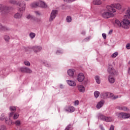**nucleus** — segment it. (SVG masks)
Wrapping results in <instances>:
<instances>
[{
  "label": "nucleus",
  "instance_id": "f257e3e1",
  "mask_svg": "<svg viewBox=\"0 0 130 130\" xmlns=\"http://www.w3.org/2000/svg\"><path fill=\"white\" fill-rule=\"evenodd\" d=\"M9 4H12V5H17L19 6L18 11L20 12H24L25 10H26V3H17V1L16 0H9Z\"/></svg>",
  "mask_w": 130,
  "mask_h": 130
},
{
  "label": "nucleus",
  "instance_id": "f03ea898",
  "mask_svg": "<svg viewBox=\"0 0 130 130\" xmlns=\"http://www.w3.org/2000/svg\"><path fill=\"white\" fill-rule=\"evenodd\" d=\"M11 8L3 4H0V11H1L2 15H8L9 14Z\"/></svg>",
  "mask_w": 130,
  "mask_h": 130
},
{
  "label": "nucleus",
  "instance_id": "7ed1b4c3",
  "mask_svg": "<svg viewBox=\"0 0 130 130\" xmlns=\"http://www.w3.org/2000/svg\"><path fill=\"white\" fill-rule=\"evenodd\" d=\"M116 116L118 118H122L123 119H127L130 117L129 114L122 112L116 113Z\"/></svg>",
  "mask_w": 130,
  "mask_h": 130
},
{
  "label": "nucleus",
  "instance_id": "20e7f679",
  "mask_svg": "<svg viewBox=\"0 0 130 130\" xmlns=\"http://www.w3.org/2000/svg\"><path fill=\"white\" fill-rule=\"evenodd\" d=\"M99 118L102 120H103L104 121H107V122H110L112 121V120H113V119H112V117H106L101 114H100Z\"/></svg>",
  "mask_w": 130,
  "mask_h": 130
},
{
  "label": "nucleus",
  "instance_id": "39448f33",
  "mask_svg": "<svg viewBox=\"0 0 130 130\" xmlns=\"http://www.w3.org/2000/svg\"><path fill=\"white\" fill-rule=\"evenodd\" d=\"M130 22L128 19H123L122 21V27L124 29H128Z\"/></svg>",
  "mask_w": 130,
  "mask_h": 130
},
{
  "label": "nucleus",
  "instance_id": "423d86ee",
  "mask_svg": "<svg viewBox=\"0 0 130 130\" xmlns=\"http://www.w3.org/2000/svg\"><path fill=\"white\" fill-rule=\"evenodd\" d=\"M107 71L109 74H111V75H117V71H116L115 69H114L112 65L109 66Z\"/></svg>",
  "mask_w": 130,
  "mask_h": 130
},
{
  "label": "nucleus",
  "instance_id": "0eeeda50",
  "mask_svg": "<svg viewBox=\"0 0 130 130\" xmlns=\"http://www.w3.org/2000/svg\"><path fill=\"white\" fill-rule=\"evenodd\" d=\"M19 72L21 73H26V74H32V71L28 67H20Z\"/></svg>",
  "mask_w": 130,
  "mask_h": 130
},
{
  "label": "nucleus",
  "instance_id": "6e6552de",
  "mask_svg": "<svg viewBox=\"0 0 130 130\" xmlns=\"http://www.w3.org/2000/svg\"><path fill=\"white\" fill-rule=\"evenodd\" d=\"M56 15H57V10H53L51 13L50 17L49 19V21L50 22L53 21V20L55 19V17H56Z\"/></svg>",
  "mask_w": 130,
  "mask_h": 130
},
{
  "label": "nucleus",
  "instance_id": "1a4fd4ad",
  "mask_svg": "<svg viewBox=\"0 0 130 130\" xmlns=\"http://www.w3.org/2000/svg\"><path fill=\"white\" fill-rule=\"evenodd\" d=\"M102 16L105 19H108V18H112L114 17V15L111 12H105L102 13Z\"/></svg>",
  "mask_w": 130,
  "mask_h": 130
},
{
  "label": "nucleus",
  "instance_id": "9d476101",
  "mask_svg": "<svg viewBox=\"0 0 130 130\" xmlns=\"http://www.w3.org/2000/svg\"><path fill=\"white\" fill-rule=\"evenodd\" d=\"M32 49L35 53L40 52L42 50V47L40 46H35L32 47Z\"/></svg>",
  "mask_w": 130,
  "mask_h": 130
},
{
  "label": "nucleus",
  "instance_id": "9b49d317",
  "mask_svg": "<svg viewBox=\"0 0 130 130\" xmlns=\"http://www.w3.org/2000/svg\"><path fill=\"white\" fill-rule=\"evenodd\" d=\"M85 80V75L83 73H79L78 75L77 81L80 83H82Z\"/></svg>",
  "mask_w": 130,
  "mask_h": 130
},
{
  "label": "nucleus",
  "instance_id": "f8f14e48",
  "mask_svg": "<svg viewBox=\"0 0 130 130\" xmlns=\"http://www.w3.org/2000/svg\"><path fill=\"white\" fill-rule=\"evenodd\" d=\"M23 12L24 11H20V12H17L16 13H15L14 15V19H22V17H23Z\"/></svg>",
  "mask_w": 130,
  "mask_h": 130
},
{
  "label": "nucleus",
  "instance_id": "ddd939ff",
  "mask_svg": "<svg viewBox=\"0 0 130 130\" xmlns=\"http://www.w3.org/2000/svg\"><path fill=\"white\" fill-rule=\"evenodd\" d=\"M106 8L109 12H111V13H115V12H116V10L114 9V7H113V4L110 6H107Z\"/></svg>",
  "mask_w": 130,
  "mask_h": 130
},
{
  "label": "nucleus",
  "instance_id": "4468645a",
  "mask_svg": "<svg viewBox=\"0 0 130 130\" xmlns=\"http://www.w3.org/2000/svg\"><path fill=\"white\" fill-rule=\"evenodd\" d=\"M100 96H101V98H104V99H105V98H109V92H103L101 93Z\"/></svg>",
  "mask_w": 130,
  "mask_h": 130
},
{
  "label": "nucleus",
  "instance_id": "2eb2a0df",
  "mask_svg": "<svg viewBox=\"0 0 130 130\" xmlns=\"http://www.w3.org/2000/svg\"><path fill=\"white\" fill-rule=\"evenodd\" d=\"M117 109L119 110H122L123 111H128L129 110L127 107L123 106H119L116 107Z\"/></svg>",
  "mask_w": 130,
  "mask_h": 130
},
{
  "label": "nucleus",
  "instance_id": "dca6fc26",
  "mask_svg": "<svg viewBox=\"0 0 130 130\" xmlns=\"http://www.w3.org/2000/svg\"><path fill=\"white\" fill-rule=\"evenodd\" d=\"M10 111H13L9 114V117H12V116H13V115L14 114V112H16L17 109L16 108V107H10Z\"/></svg>",
  "mask_w": 130,
  "mask_h": 130
},
{
  "label": "nucleus",
  "instance_id": "f3484780",
  "mask_svg": "<svg viewBox=\"0 0 130 130\" xmlns=\"http://www.w3.org/2000/svg\"><path fill=\"white\" fill-rule=\"evenodd\" d=\"M65 110L66 111H67L68 112H70V113H72L76 110V108L73 106H69L68 107V109H66Z\"/></svg>",
  "mask_w": 130,
  "mask_h": 130
},
{
  "label": "nucleus",
  "instance_id": "a211bd4d",
  "mask_svg": "<svg viewBox=\"0 0 130 130\" xmlns=\"http://www.w3.org/2000/svg\"><path fill=\"white\" fill-rule=\"evenodd\" d=\"M78 90L81 93H84L85 92V86L83 85H79L77 86Z\"/></svg>",
  "mask_w": 130,
  "mask_h": 130
},
{
  "label": "nucleus",
  "instance_id": "6ab92c4d",
  "mask_svg": "<svg viewBox=\"0 0 130 130\" xmlns=\"http://www.w3.org/2000/svg\"><path fill=\"white\" fill-rule=\"evenodd\" d=\"M108 80L110 84H114L115 82V79L112 76L109 75L108 77Z\"/></svg>",
  "mask_w": 130,
  "mask_h": 130
},
{
  "label": "nucleus",
  "instance_id": "aec40b11",
  "mask_svg": "<svg viewBox=\"0 0 130 130\" xmlns=\"http://www.w3.org/2000/svg\"><path fill=\"white\" fill-rule=\"evenodd\" d=\"M39 2V7L40 8H47V5L44 3V2H42L41 1H38Z\"/></svg>",
  "mask_w": 130,
  "mask_h": 130
},
{
  "label": "nucleus",
  "instance_id": "412c9836",
  "mask_svg": "<svg viewBox=\"0 0 130 130\" xmlns=\"http://www.w3.org/2000/svg\"><path fill=\"white\" fill-rule=\"evenodd\" d=\"M67 84L69 85V86H71V87H75L77 85L76 83V82L72 81V80H67Z\"/></svg>",
  "mask_w": 130,
  "mask_h": 130
},
{
  "label": "nucleus",
  "instance_id": "4be33fe9",
  "mask_svg": "<svg viewBox=\"0 0 130 130\" xmlns=\"http://www.w3.org/2000/svg\"><path fill=\"white\" fill-rule=\"evenodd\" d=\"M103 105H104V101H101L97 104L96 108H98V109H100V108H101Z\"/></svg>",
  "mask_w": 130,
  "mask_h": 130
},
{
  "label": "nucleus",
  "instance_id": "5701e85b",
  "mask_svg": "<svg viewBox=\"0 0 130 130\" xmlns=\"http://www.w3.org/2000/svg\"><path fill=\"white\" fill-rule=\"evenodd\" d=\"M5 122L6 124H8V125H12V124H14V122H13V121H12V120L10 119L8 120V119L6 118Z\"/></svg>",
  "mask_w": 130,
  "mask_h": 130
},
{
  "label": "nucleus",
  "instance_id": "b1692460",
  "mask_svg": "<svg viewBox=\"0 0 130 130\" xmlns=\"http://www.w3.org/2000/svg\"><path fill=\"white\" fill-rule=\"evenodd\" d=\"M114 9H117V10H120L121 9V5L119 4H113Z\"/></svg>",
  "mask_w": 130,
  "mask_h": 130
},
{
  "label": "nucleus",
  "instance_id": "393cba45",
  "mask_svg": "<svg viewBox=\"0 0 130 130\" xmlns=\"http://www.w3.org/2000/svg\"><path fill=\"white\" fill-rule=\"evenodd\" d=\"M74 72H75L74 70L69 69L68 71V74L70 77H73L74 76Z\"/></svg>",
  "mask_w": 130,
  "mask_h": 130
},
{
  "label": "nucleus",
  "instance_id": "a878e982",
  "mask_svg": "<svg viewBox=\"0 0 130 130\" xmlns=\"http://www.w3.org/2000/svg\"><path fill=\"white\" fill-rule=\"evenodd\" d=\"M93 5H96L98 6H99L101 5V4H102V1H101V0H94L93 1Z\"/></svg>",
  "mask_w": 130,
  "mask_h": 130
},
{
  "label": "nucleus",
  "instance_id": "bb28decb",
  "mask_svg": "<svg viewBox=\"0 0 130 130\" xmlns=\"http://www.w3.org/2000/svg\"><path fill=\"white\" fill-rule=\"evenodd\" d=\"M115 23L116 25H117L118 27L122 26V23H121V22H120L118 19H116L115 20Z\"/></svg>",
  "mask_w": 130,
  "mask_h": 130
},
{
  "label": "nucleus",
  "instance_id": "cd10ccee",
  "mask_svg": "<svg viewBox=\"0 0 130 130\" xmlns=\"http://www.w3.org/2000/svg\"><path fill=\"white\" fill-rule=\"evenodd\" d=\"M125 17L127 19H130V9H128L126 12Z\"/></svg>",
  "mask_w": 130,
  "mask_h": 130
},
{
  "label": "nucleus",
  "instance_id": "c85d7f7f",
  "mask_svg": "<svg viewBox=\"0 0 130 130\" xmlns=\"http://www.w3.org/2000/svg\"><path fill=\"white\" fill-rule=\"evenodd\" d=\"M95 80L96 81V84H100L101 83V81H100V77L99 76H95Z\"/></svg>",
  "mask_w": 130,
  "mask_h": 130
},
{
  "label": "nucleus",
  "instance_id": "c756f323",
  "mask_svg": "<svg viewBox=\"0 0 130 130\" xmlns=\"http://www.w3.org/2000/svg\"><path fill=\"white\" fill-rule=\"evenodd\" d=\"M31 8H37V7H39V1L31 4Z\"/></svg>",
  "mask_w": 130,
  "mask_h": 130
},
{
  "label": "nucleus",
  "instance_id": "7c9ffc66",
  "mask_svg": "<svg viewBox=\"0 0 130 130\" xmlns=\"http://www.w3.org/2000/svg\"><path fill=\"white\" fill-rule=\"evenodd\" d=\"M94 97L95 98H98V97H99V95H100V92H99V91H95L94 92Z\"/></svg>",
  "mask_w": 130,
  "mask_h": 130
},
{
  "label": "nucleus",
  "instance_id": "2f4dec72",
  "mask_svg": "<svg viewBox=\"0 0 130 130\" xmlns=\"http://www.w3.org/2000/svg\"><path fill=\"white\" fill-rule=\"evenodd\" d=\"M66 21L67 23H71L72 22V17L71 16H67Z\"/></svg>",
  "mask_w": 130,
  "mask_h": 130
},
{
  "label": "nucleus",
  "instance_id": "473e14b6",
  "mask_svg": "<svg viewBox=\"0 0 130 130\" xmlns=\"http://www.w3.org/2000/svg\"><path fill=\"white\" fill-rule=\"evenodd\" d=\"M35 36H36V34H35V33L34 32H30L29 34V37L31 38V39H33V38H34Z\"/></svg>",
  "mask_w": 130,
  "mask_h": 130
},
{
  "label": "nucleus",
  "instance_id": "72a5a7b5",
  "mask_svg": "<svg viewBox=\"0 0 130 130\" xmlns=\"http://www.w3.org/2000/svg\"><path fill=\"white\" fill-rule=\"evenodd\" d=\"M113 95V93H111V97H112V99H113V100H115V99H117L118 97L119 98L121 97V96L120 95L119 96H118V95L112 96Z\"/></svg>",
  "mask_w": 130,
  "mask_h": 130
},
{
  "label": "nucleus",
  "instance_id": "f704fd0d",
  "mask_svg": "<svg viewBox=\"0 0 130 130\" xmlns=\"http://www.w3.org/2000/svg\"><path fill=\"white\" fill-rule=\"evenodd\" d=\"M43 64H44V66H45V67H47L48 68L50 67V64L48 63V62H47L46 61H44L43 62Z\"/></svg>",
  "mask_w": 130,
  "mask_h": 130
},
{
  "label": "nucleus",
  "instance_id": "c9c22d12",
  "mask_svg": "<svg viewBox=\"0 0 130 130\" xmlns=\"http://www.w3.org/2000/svg\"><path fill=\"white\" fill-rule=\"evenodd\" d=\"M117 55H118V52H116L113 53L111 55V57H113V58H115V57H116V56H117Z\"/></svg>",
  "mask_w": 130,
  "mask_h": 130
},
{
  "label": "nucleus",
  "instance_id": "e433bc0d",
  "mask_svg": "<svg viewBox=\"0 0 130 130\" xmlns=\"http://www.w3.org/2000/svg\"><path fill=\"white\" fill-rule=\"evenodd\" d=\"M4 39L6 42H9V41H10V37L9 36H5Z\"/></svg>",
  "mask_w": 130,
  "mask_h": 130
},
{
  "label": "nucleus",
  "instance_id": "4c0bfd02",
  "mask_svg": "<svg viewBox=\"0 0 130 130\" xmlns=\"http://www.w3.org/2000/svg\"><path fill=\"white\" fill-rule=\"evenodd\" d=\"M63 52V51H62V50H60V49H59V50H57L56 53L57 54V55H59V54H61V53H62Z\"/></svg>",
  "mask_w": 130,
  "mask_h": 130
},
{
  "label": "nucleus",
  "instance_id": "58836bf2",
  "mask_svg": "<svg viewBox=\"0 0 130 130\" xmlns=\"http://www.w3.org/2000/svg\"><path fill=\"white\" fill-rule=\"evenodd\" d=\"M0 30H8V29H7V27L2 25V24H0Z\"/></svg>",
  "mask_w": 130,
  "mask_h": 130
},
{
  "label": "nucleus",
  "instance_id": "ea45409f",
  "mask_svg": "<svg viewBox=\"0 0 130 130\" xmlns=\"http://www.w3.org/2000/svg\"><path fill=\"white\" fill-rule=\"evenodd\" d=\"M19 117V114L16 113L13 116V119H17Z\"/></svg>",
  "mask_w": 130,
  "mask_h": 130
},
{
  "label": "nucleus",
  "instance_id": "a19ab883",
  "mask_svg": "<svg viewBox=\"0 0 130 130\" xmlns=\"http://www.w3.org/2000/svg\"><path fill=\"white\" fill-rule=\"evenodd\" d=\"M24 63L25 66H27V67H30V62L28 61H24Z\"/></svg>",
  "mask_w": 130,
  "mask_h": 130
},
{
  "label": "nucleus",
  "instance_id": "79ce46f5",
  "mask_svg": "<svg viewBox=\"0 0 130 130\" xmlns=\"http://www.w3.org/2000/svg\"><path fill=\"white\" fill-rule=\"evenodd\" d=\"M74 104L75 106H78V105L80 104V102H79L78 100H76L74 102Z\"/></svg>",
  "mask_w": 130,
  "mask_h": 130
},
{
  "label": "nucleus",
  "instance_id": "37998d69",
  "mask_svg": "<svg viewBox=\"0 0 130 130\" xmlns=\"http://www.w3.org/2000/svg\"><path fill=\"white\" fill-rule=\"evenodd\" d=\"M15 124L16 125H20L21 124V121H20V120H16L15 122Z\"/></svg>",
  "mask_w": 130,
  "mask_h": 130
},
{
  "label": "nucleus",
  "instance_id": "c03bdc74",
  "mask_svg": "<svg viewBox=\"0 0 130 130\" xmlns=\"http://www.w3.org/2000/svg\"><path fill=\"white\" fill-rule=\"evenodd\" d=\"M0 130H7V128H6V126L2 125L1 126Z\"/></svg>",
  "mask_w": 130,
  "mask_h": 130
},
{
  "label": "nucleus",
  "instance_id": "a18cd8bd",
  "mask_svg": "<svg viewBox=\"0 0 130 130\" xmlns=\"http://www.w3.org/2000/svg\"><path fill=\"white\" fill-rule=\"evenodd\" d=\"M126 49H130V43H128L126 45Z\"/></svg>",
  "mask_w": 130,
  "mask_h": 130
},
{
  "label": "nucleus",
  "instance_id": "49530a36",
  "mask_svg": "<svg viewBox=\"0 0 130 130\" xmlns=\"http://www.w3.org/2000/svg\"><path fill=\"white\" fill-rule=\"evenodd\" d=\"M31 18L32 16L30 14H28L26 16V19H27L28 20H30V19H31Z\"/></svg>",
  "mask_w": 130,
  "mask_h": 130
},
{
  "label": "nucleus",
  "instance_id": "de8ad7c7",
  "mask_svg": "<svg viewBox=\"0 0 130 130\" xmlns=\"http://www.w3.org/2000/svg\"><path fill=\"white\" fill-rule=\"evenodd\" d=\"M90 37H87L84 39V41H85V42H87V41H89V40H90Z\"/></svg>",
  "mask_w": 130,
  "mask_h": 130
},
{
  "label": "nucleus",
  "instance_id": "09e8293b",
  "mask_svg": "<svg viewBox=\"0 0 130 130\" xmlns=\"http://www.w3.org/2000/svg\"><path fill=\"white\" fill-rule=\"evenodd\" d=\"M109 130H114V126L113 125H111Z\"/></svg>",
  "mask_w": 130,
  "mask_h": 130
},
{
  "label": "nucleus",
  "instance_id": "8fccbe9b",
  "mask_svg": "<svg viewBox=\"0 0 130 130\" xmlns=\"http://www.w3.org/2000/svg\"><path fill=\"white\" fill-rule=\"evenodd\" d=\"M102 36L104 39H106V37H107L106 34H102Z\"/></svg>",
  "mask_w": 130,
  "mask_h": 130
},
{
  "label": "nucleus",
  "instance_id": "3c124183",
  "mask_svg": "<svg viewBox=\"0 0 130 130\" xmlns=\"http://www.w3.org/2000/svg\"><path fill=\"white\" fill-rule=\"evenodd\" d=\"M35 13L36 15H37V16H40V13H39V11H35Z\"/></svg>",
  "mask_w": 130,
  "mask_h": 130
},
{
  "label": "nucleus",
  "instance_id": "603ef678",
  "mask_svg": "<svg viewBox=\"0 0 130 130\" xmlns=\"http://www.w3.org/2000/svg\"><path fill=\"white\" fill-rule=\"evenodd\" d=\"M71 124H69L68 126H67V127L65 128L64 130H69L70 129V127H71Z\"/></svg>",
  "mask_w": 130,
  "mask_h": 130
},
{
  "label": "nucleus",
  "instance_id": "864d4df0",
  "mask_svg": "<svg viewBox=\"0 0 130 130\" xmlns=\"http://www.w3.org/2000/svg\"><path fill=\"white\" fill-rule=\"evenodd\" d=\"M100 127L101 130H105V129L104 128V127H103L102 125H100Z\"/></svg>",
  "mask_w": 130,
  "mask_h": 130
},
{
  "label": "nucleus",
  "instance_id": "5fc2aeb1",
  "mask_svg": "<svg viewBox=\"0 0 130 130\" xmlns=\"http://www.w3.org/2000/svg\"><path fill=\"white\" fill-rule=\"evenodd\" d=\"M112 32H113V30L112 29H111L109 31L108 34H109L110 35H111V34H112Z\"/></svg>",
  "mask_w": 130,
  "mask_h": 130
},
{
  "label": "nucleus",
  "instance_id": "6e6d98bb",
  "mask_svg": "<svg viewBox=\"0 0 130 130\" xmlns=\"http://www.w3.org/2000/svg\"><path fill=\"white\" fill-rule=\"evenodd\" d=\"M81 34H82V35H85L86 34V31H82L81 32Z\"/></svg>",
  "mask_w": 130,
  "mask_h": 130
},
{
  "label": "nucleus",
  "instance_id": "4d7b16f0",
  "mask_svg": "<svg viewBox=\"0 0 130 130\" xmlns=\"http://www.w3.org/2000/svg\"><path fill=\"white\" fill-rule=\"evenodd\" d=\"M60 88H61V89H63V85H62V84H60Z\"/></svg>",
  "mask_w": 130,
  "mask_h": 130
},
{
  "label": "nucleus",
  "instance_id": "13d9d810",
  "mask_svg": "<svg viewBox=\"0 0 130 130\" xmlns=\"http://www.w3.org/2000/svg\"><path fill=\"white\" fill-rule=\"evenodd\" d=\"M128 74L130 75V67L128 68Z\"/></svg>",
  "mask_w": 130,
  "mask_h": 130
},
{
  "label": "nucleus",
  "instance_id": "bf43d9fd",
  "mask_svg": "<svg viewBox=\"0 0 130 130\" xmlns=\"http://www.w3.org/2000/svg\"><path fill=\"white\" fill-rule=\"evenodd\" d=\"M0 119L1 120H4V119H5V118H2L1 117H0Z\"/></svg>",
  "mask_w": 130,
  "mask_h": 130
},
{
  "label": "nucleus",
  "instance_id": "052dcab7",
  "mask_svg": "<svg viewBox=\"0 0 130 130\" xmlns=\"http://www.w3.org/2000/svg\"><path fill=\"white\" fill-rule=\"evenodd\" d=\"M128 63L130 64V60L128 61Z\"/></svg>",
  "mask_w": 130,
  "mask_h": 130
},
{
  "label": "nucleus",
  "instance_id": "680f3d73",
  "mask_svg": "<svg viewBox=\"0 0 130 130\" xmlns=\"http://www.w3.org/2000/svg\"><path fill=\"white\" fill-rule=\"evenodd\" d=\"M25 1H29V0H25Z\"/></svg>",
  "mask_w": 130,
  "mask_h": 130
}]
</instances>
